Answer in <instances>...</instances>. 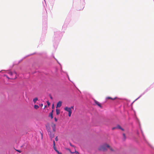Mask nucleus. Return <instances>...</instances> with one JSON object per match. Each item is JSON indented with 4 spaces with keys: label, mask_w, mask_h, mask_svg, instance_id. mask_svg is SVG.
Returning <instances> with one entry per match:
<instances>
[{
    "label": "nucleus",
    "mask_w": 154,
    "mask_h": 154,
    "mask_svg": "<svg viewBox=\"0 0 154 154\" xmlns=\"http://www.w3.org/2000/svg\"><path fill=\"white\" fill-rule=\"evenodd\" d=\"M62 36V35L60 31L55 32L53 37V42H54L58 43L60 40Z\"/></svg>",
    "instance_id": "f257e3e1"
},
{
    "label": "nucleus",
    "mask_w": 154,
    "mask_h": 154,
    "mask_svg": "<svg viewBox=\"0 0 154 154\" xmlns=\"http://www.w3.org/2000/svg\"><path fill=\"white\" fill-rule=\"evenodd\" d=\"M107 148H109L111 151H113V150L110 147L109 145L107 144H104L100 146L99 148V149L100 150L104 151L106 150Z\"/></svg>",
    "instance_id": "f03ea898"
},
{
    "label": "nucleus",
    "mask_w": 154,
    "mask_h": 154,
    "mask_svg": "<svg viewBox=\"0 0 154 154\" xmlns=\"http://www.w3.org/2000/svg\"><path fill=\"white\" fill-rule=\"evenodd\" d=\"M119 128V129H121V130H122V131H124V129L122 128L119 125H117L116 127H113L112 128V130H113L116 128Z\"/></svg>",
    "instance_id": "7ed1b4c3"
},
{
    "label": "nucleus",
    "mask_w": 154,
    "mask_h": 154,
    "mask_svg": "<svg viewBox=\"0 0 154 154\" xmlns=\"http://www.w3.org/2000/svg\"><path fill=\"white\" fill-rule=\"evenodd\" d=\"M53 148L55 151L57 152L58 153H59V152L57 149L56 147L55 146V144L54 140L53 141Z\"/></svg>",
    "instance_id": "20e7f679"
},
{
    "label": "nucleus",
    "mask_w": 154,
    "mask_h": 154,
    "mask_svg": "<svg viewBox=\"0 0 154 154\" xmlns=\"http://www.w3.org/2000/svg\"><path fill=\"white\" fill-rule=\"evenodd\" d=\"M62 102L61 101H59L57 104V107H60L62 105Z\"/></svg>",
    "instance_id": "39448f33"
},
{
    "label": "nucleus",
    "mask_w": 154,
    "mask_h": 154,
    "mask_svg": "<svg viewBox=\"0 0 154 154\" xmlns=\"http://www.w3.org/2000/svg\"><path fill=\"white\" fill-rule=\"evenodd\" d=\"M64 109L66 111L69 112L71 111V108L68 107H66L64 108Z\"/></svg>",
    "instance_id": "423d86ee"
},
{
    "label": "nucleus",
    "mask_w": 154,
    "mask_h": 154,
    "mask_svg": "<svg viewBox=\"0 0 154 154\" xmlns=\"http://www.w3.org/2000/svg\"><path fill=\"white\" fill-rule=\"evenodd\" d=\"M94 102H95V103L98 106H99L100 107V108L102 107V106L96 100H95Z\"/></svg>",
    "instance_id": "0eeeda50"
},
{
    "label": "nucleus",
    "mask_w": 154,
    "mask_h": 154,
    "mask_svg": "<svg viewBox=\"0 0 154 154\" xmlns=\"http://www.w3.org/2000/svg\"><path fill=\"white\" fill-rule=\"evenodd\" d=\"M49 135L50 138H51V139L54 137V134L52 133L50 131Z\"/></svg>",
    "instance_id": "6e6552de"
},
{
    "label": "nucleus",
    "mask_w": 154,
    "mask_h": 154,
    "mask_svg": "<svg viewBox=\"0 0 154 154\" xmlns=\"http://www.w3.org/2000/svg\"><path fill=\"white\" fill-rule=\"evenodd\" d=\"M52 127L53 131L54 132H55V129H56L55 124H54L53 125H52Z\"/></svg>",
    "instance_id": "1a4fd4ad"
},
{
    "label": "nucleus",
    "mask_w": 154,
    "mask_h": 154,
    "mask_svg": "<svg viewBox=\"0 0 154 154\" xmlns=\"http://www.w3.org/2000/svg\"><path fill=\"white\" fill-rule=\"evenodd\" d=\"M117 98V97H116L114 98H112L110 97H107L106 98V100L110 99L112 100H114L116 99V98Z\"/></svg>",
    "instance_id": "9d476101"
},
{
    "label": "nucleus",
    "mask_w": 154,
    "mask_h": 154,
    "mask_svg": "<svg viewBox=\"0 0 154 154\" xmlns=\"http://www.w3.org/2000/svg\"><path fill=\"white\" fill-rule=\"evenodd\" d=\"M53 110H52V111L50 113V115H49V116H50L51 117V119H52L53 118Z\"/></svg>",
    "instance_id": "9b49d317"
},
{
    "label": "nucleus",
    "mask_w": 154,
    "mask_h": 154,
    "mask_svg": "<svg viewBox=\"0 0 154 154\" xmlns=\"http://www.w3.org/2000/svg\"><path fill=\"white\" fill-rule=\"evenodd\" d=\"M4 77H6L8 79H16V78L15 77L14 78H13L12 77H11L10 78L7 75H4Z\"/></svg>",
    "instance_id": "f8f14e48"
},
{
    "label": "nucleus",
    "mask_w": 154,
    "mask_h": 154,
    "mask_svg": "<svg viewBox=\"0 0 154 154\" xmlns=\"http://www.w3.org/2000/svg\"><path fill=\"white\" fill-rule=\"evenodd\" d=\"M80 3L83 6L85 4V0H80Z\"/></svg>",
    "instance_id": "ddd939ff"
},
{
    "label": "nucleus",
    "mask_w": 154,
    "mask_h": 154,
    "mask_svg": "<svg viewBox=\"0 0 154 154\" xmlns=\"http://www.w3.org/2000/svg\"><path fill=\"white\" fill-rule=\"evenodd\" d=\"M56 114L57 115L59 114L60 113V110L57 109H56Z\"/></svg>",
    "instance_id": "4468645a"
},
{
    "label": "nucleus",
    "mask_w": 154,
    "mask_h": 154,
    "mask_svg": "<svg viewBox=\"0 0 154 154\" xmlns=\"http://www.w3.org/2000/svg\"><path fill=\"white\" fill-rule=\"evenodd\" d=\"M8 74L11 76L13 75V73L11 71H7Z\"/></svg>",
    "instance_id": "2eb2a0df"
},
{
    "label": "nucleus",
    "mask_w": 154,
    "mask_h": 154,
    "mask_svg": "<svg viewBox=\"0 0 154 154\" xmlns=\"http://www.w3.org/2000/svg\"><path fill=\"white\" fill-rule=\"evenodd\" d=\"M38 100V98L37 97H35L33 99V101L34 103H35L36 101Z\"/></svg>",
    "instance_id": "dca6fc26"
},
{
    "label": "nucleus",
    "mask_w": 154,
    "mask_h": 154,
    "mask_svg": "<svg viewBox=\"0 0 154 154\" xmlns=\"http://www.w3.org/2000/svg\"><path fill=\"white\" fill-rule=\"evenodd\" d=\"M39 108V106L38 105H34V108L36 109H37Z\"/></svg>",
    "instance_id": "f3484780"
},
{
    "label": "nucleus",
    "mask_w": 154,
    "mask_h": 154,
    "mask_svg": "<svg viewBox=\"0 0 154 154\" xmlns=\"http://www.w3.org/2000/svg\"><path fill=\"white\" fill-rule=\"evenodd\" d=\"M71 113H72V111H71L69 112V113H68V116L69 117H70L71 116Z\"/></svg>",
    "instance_id": "a211bd4d"
},
{
    "label": "nucleus",
    "mask_w": 154,
    "mask_h": 154,
    "mask_svg": "<svg viewBox=\"0 0 154 154\" xmlns=\"http://www.w3.org/2000/svg\"><path fill=\"white\" fill-rule=\"evenodd\" d=\"M123 135L124 140H125L126 139L125 134L124 133V134H123Z\"/></svg>",
    "instance_id": "6ab92c4d"
},
{
    "label": "nucleus",
    "mask_w": 154,
    "mask_h": 154,
    "mask_svg": "<svg viewBox=\"0 0 154 154\" xmlns=\"http://www.w3.org/2000/svg\"><path fill=\"white\" fill-rule=\"evenodd\" d=\"M47 104L48 106H49L50 105V103L48 101L47 102Z\"/></svg>",
    "instance_id": "aec40b11"
},
{
    "label": "nucleus",
    "mask_w": 154,
    "mask_h": 154,
    "mask_svg": "<svg viewBox=\"0 0 154 154\" xmlns=\"http://www.w3.org/2000/svg\"><path fill=\"white\" fill-rule=\"evenodd\" d=\"M54 120L55 122H57V119L56 117L54 118Z\"/></svg>",
    "instance_id": "412c9836"
},
{
    "label": "nucleus",
    "mask_w": 154,
    "mask_h": 154,
    "mask_svg": "<svg viewBox=\"0 0 154 154\" xmlns=\"http://www.w3.org/2000/svg\"><path fill=\"white\" fill-rule=\"evenodd\" d=\"M16 151H18V152L20 153L21 152V151L20 150H17V149H16Z\"/></svg>",
    "instance_id": "4be33fe9"
},
{
    "label": "nucleus",
    "mask_w": 154,
    "mask_h": 154,
    "mask_svg": "<svg viewBox=\"0 0 154 154\" xmlns=\"http://www.w3.org/2000/svg\"><path fill=\"white\" fill-rule=\"evenodd\" d=\"M55 140L56 141H58V139L57 138V137H56L55 138Z\"/></svg>",
    "instance_id": "5701e85b"
},
{
    "label": "nucleus",
    "mask_w": 154,
    "mask_h": 154,
    "mask_svg": "<svg viewBox=\"0 0 154 154\" xmlns=\"http://www.w3.org/2000/svg\"><path fill=\"white\" fill-rule=\"evenodd\" d=\"M49 96H50V98L51 100H52L53 99V97H52V96L50 94L49 95Z\"/></svg>",
    "instance_id": "b1692460"
},
{
    "label": "nucleus",
    "mask_w": 154,
    "mask_h": 154,
    "mask_svg": "<svg viewBox=\"0 0 154 154\" xmlns=\"http://www.w3.org/2000/svg\"><path fill=\"white\" fill-rule=\"evenodd\" d=\"M67 76H68V79L69 80V81H70V79H69V76L68 75V74H67Z\"/></svg>",
    "instance_id": "393cba45"
},
{
    "label": "nucleus",
    "mask_w": 154,
    "mask_h": 154,
    "mask_svg": "<svg viewBox=\"0 0 154 154\" xmlns=\"http://www.w3.org/2000/svg\"><path fill=\"white\" fill-rule=\"evenodd\" d=\"M70 145L71 146H73V145H72L71 144V143H70Z\"/></svg>",
    "instance_id": "a878e982"
},
{
    "label": "nucleus",
    "mask_w": 154,
    "mask_h": 154,
    "mask_svg": "<svg viewBox=\"0 0 154 154\" xmlns=\"http://www.w3.org/2000/svg\"><path fill=\"white\" fill-rule=\"evenodd\" d=\"M75 153H79V152L77 151H75Z\"/></svg>",
    "instance_id": "bb28decb"
},
{
    "label": "nucleus",
    "mask_w": 154,
    "mask_h": 154,
    "mask_svg": "<svg viewBox=\"0 0 154 154\" xmlns=\"http://www.w3.org/2000/svg\"><path fill=\"white\" fill-rule=\"evenodd\" d=\"M73 107H73V106H71V107H70V108H71H71H72V109H73Z\"/></svg>",
    "instance_id": "cd10ccee"
},
{
    "label": "nucleus",
    "mask_w": 154,
    "mask_h": 154,
    "mask_svg": "<svg viewBox=\"0 0 154 154\" xmlns=\"http://www.w3.org/2000/svg\"><path fill=\"white\" fill-rule=\"evenodd\" d=\"M46 106H46V105H45V106H44V109H45V107H46Z\"/></svg>",
    "instance_id": "c85d7f7f"
},
{
    "label": "nucleus",
    "mask_w": 154,
    "mask_h": 154,
    "mask_svg": "<svg viewBox=\"0 0 154 154\" xmlns=\"http://www.w3.org/2000/svg\"><path fill=\"white\" fill-rule=\"evenodd\" d=\"M41 106H43V104H42V103L41 104Z\"/></svg>",
    "instance_id": "c756f323"
},
{
    "label": "nucleus",
    "mask_w": 154,
    "mask_h": 154,
    "mask_svg": "<svg viewBox=\"0 0 154 154\" xmlns=\"http://www.w3.org/2000/svg\"><path fill=\"white\" fill-rule=\"evenodd\" d=\"M134 102H135V100H134L133 102V103H134Z\"/></svg>",
    "instance_id": "7c9ffc66"
},
{
    "label": "nucleus",
    "mask_w": 154,
    "mask_h": 154,
    "mask_svg": "<svg viewBox=\"0 0 154 154\" xmlns=\"http://www.w3.org/2000/svg\"><path fill=\"white\" fill-rule=\"evenodd\" d=\"M53 57L55 59H56V60H57L54 57V56H53Z\"/></svg>",
    "instance_id": "2f4dec72"
},
{
    "label": "nucleus",
    "mask_w": 154,
    "mask_h": 154,
    "mask_svg": "<svg viewBox=\"0 0 154 154\" xmlns=\"http://www.w3.org/2000/svg\"><path fill=\"white\" fill-rule=\"evenodd\" d=\"M2 71H0V72H2Z\"/></svg>",
    "instance_id": "473e14b6"
}]
</instances>
